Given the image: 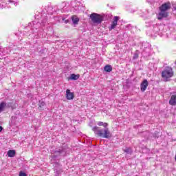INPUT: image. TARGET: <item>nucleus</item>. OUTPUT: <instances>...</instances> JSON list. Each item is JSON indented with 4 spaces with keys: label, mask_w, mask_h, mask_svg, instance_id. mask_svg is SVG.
I'll use <instances>...</instances> for the list:
<instances>
[{
    "label": "nucleus",
    "mask_w": 176,
    "mask_h": 176,
    "mask_svg": "<svg viewBox=\"0 0 176 176\" xmlns=\"http://www.w3.org/2000/svg\"><path fill=\"white\" fill-rule=\"evenodd\" d=\"M133 58H138V55H135V56H133Z\"/></svg>",
    "instance_id": "19"
},
{
    "label": "nucleus",
    "mask_w": 176,
    "mask_h": 176,
    "mask_svg": "<svg viewBox=\"0 0 176 176\" xmlns=\"http://www.w3.org/2000/svg\"><path fill=\"white\" fill-rule=\"evenodd\" d=\"M119 16H114L113 21L111 22V26L109 28V31L115 30L118 25V21H119Z\"/></svg>",
    "instance_id": "6"
},
{
    "label": "nucleus",
    "mask_w": 176,
    "mask_h": 176,
    "mask_svg": "<svg viewBox=\"0 0 176 176\" xmlns=\"http://www.w3.org/2000/svg\"><path fill=\"white\" fill-rule=\"evenodd\" d=\"M92 130L96 135L101 137V138H111V137H112V134H111V131H109V128L101 129V128L96 126L92 128Z\"/></svg>",
    "instance_id": "2"
},
{
    "label": "nucleus",
    "mask_w": 176,
    "mask_h": 176,
    "mask_svg": "<svg viewBox=\"0 0 176 176\" xmlns=\"http://www.w3.org/2000/svg\"><path fill=\"white\" fill-rule=\"evenodd\" d=\"M3 129V128H2V126H0V133H1V131H2Z\"/></svg>",
    "instance_id": "20"
},
{
    "label": "nucleus",
    "mask_w": 176,
    "mask_h": 176,
    "mask_svg": "<svg viewBox=\"0 0 176 176\" xmlns=\"http://www.w3.org/2000/svg\"><path fill=\"white\" fill-rule=\"evenodd\" d=\"M42 105H43V104H40V108H41V107H42Z\"/></svg>",
    "instance_id": "22"
},
{
    "label": "nucleus",
    "mask_w": 176,
    "mask_h": 176,
    "mask_svg": "<svg viewBox=\"0 0 176 176\" xmlns=\"http://www.w3.org/2000/svg\"><path fill=\"white\" fill-rule=\"evenodd\" d=\"M175 10H176V7L175 8Z\"/></svg>",
    "instance_id": "23"
},
{
    "label": "nucleus",
    "mask_w": 176,
    "mask_h": 176,
    "mask_svg": "<svg viewBox=\"0 0 176 176\" xmlns=\"http://www.w3.org/2000/svg\"><path fill=\"white\" fill-rule=\"evenodd\" d=\"M104 71L106 72H112V66L111 65H107L104 66Z\"/></svg>",
    "instance_id": "12"
},
{
    "label": "nucleus",
    "mask_w": 176,
    "mask_h": 176,
    "mask_svg": "<svg viewBox=\"0 0 176 176\" xmlns=\"http://www.w3.org/2000/svg\"><path fill=\"white\" fill-rule=\"evenodd\" d=\"M149 83L148 82V80H144L143 82L140 84L141 91H145Z\"/></svg>",
    "instance_id": "8"
},
{
    "label": "nucleus",
    "mask_w": 176,
    "mask_h": 176,
    "mask_svg": "<svg viewBox=\"0 0 176 176\" xmlns=\"http://www.w3.org/2000/svg\"><path fill=\"white\" fill-rule=\"evenodd\" d=\"M171 9V3L170 1L164 3L162 6L159 7L160 12L157 14V20H163V19H167L168 17V10Z\"/></svg>",
    "instance_id": "1"
},
{
    "label": "nucleus",
    "mask_w": 176,
    "mask_h": 176,
    "mask_svg": "<svg viewBox=\"0 0 176 176\" xmlns=\"http://www.w3.org/2000/svg\"><path fill=\"white\" fill-rule=\"evenodd\" d=\"M67 155V151L65 149L60 147L59 148H56L54 151L52 153V157L54 160L56 159H58L60 156H65Z\"/></svg>",
    "instance_id": "5"
},
{
    "label": "nucleus",
    "mask_w": 176,
    "mask_h": 176,
    "mask_svg": "<svg viewBox=\"0 0 176 176\" xmlns=\"http://www.w3.org/2000/svg\"><path fill=\"white\" fill-rule=\"evenodd\" d=\"M5 107H6V103H5L4 102H2L0 104V113H1L2 111H3V109H5Z\"/></svg>",
    "instance_id": "15"
},
{
    "label": "nucleus",
    "mask_w": 176,
    "mask_h": 176,
    "mask_svg": "<svg viewBox=\"0 0 176 176\" xmlns=\"http://www.w3.org/2000/svg\"><path fill=\"white\" fill-rule=\"evenodd\" d=\"M19 176H27V174H25L24 172L21 171L19 173Z\"/></svg>",
    "instance_id": "17"
},
{
    "label": "nucleus",
    "mask_w": 176,
    "mask_h": 176,
    "mask_svg": "<svg viewBox=\"0 0 176 176\" xmlns=\"http://www.w3.org/2000/svg\"><path fill=\"white\" fill-rule=\"evenodd\" d=\"M98 126H103L104 129L108 128V123L102 122L101 121L97 122Z\"/></svg>",
    "instance_id": "14"
},
{
    "label": "nucleus",
    "mask_w": 176,
    "mask_h": 176,
    "mask_svg": "<svg viewBox=\"0 0 176 176\" xmlns=\"http://www.w3.org/2000/svg\"><path fill=\"white\" fill-rule=\"evenodd\" d=\"M75 95L73 92H71V90L67 89L66 90V98L67 100H74Z\"/></svg>",
    "instance_id": "7"
},
{
    "label": "nucleus",
    "mask_w": 176,
    "mask_h": 176,
    "mask_svg": "<svg viewBox=\"0 0 176 176\" xmlns=\"http://www.w3.org/2000/svg\"><path fill=\"white\" fill-rule=\"evenodd\" d=\"M70 79H72V80H78V79H79V74H71Z\"/></svg>",
    "instance_id": "13"
},
{
    "label": "nucleus",
    "mask_w": 176,
    "mask_h": 176,
    "mask_svg": "<svg viewBox=\"0 0 176 176\" xmlns=\"http://www.w3.org/2000/svg\"><path fill=\"white\" fill-rule=\"evenodd\" d=\"M170 105H176V95H172L169 100Z\"/></svg>",
    "instance_id": "9"
},
{
    "label": "nucleus",
    "mask_w": 176,
    "mask_h": 176,
    "mask_svg": "<svg viewBox=\"0 0 176 176\" xmlns=\"http://www.w3.org/2000/svg\"><path fill=\"white\" fill-rule=\"evenodd\" d=\"M124 152H125L126 153H128L129 155H131V153H132L131 148H126L125 150H124Z\"/></svg>",
    "instance_id": "16"
},
{
    "label": "nucleus",
    "mask_w": 176,
    "mask_h": 176,
    "mask_svg": "<svg viewBox=\"0 0 176 176\" xmlns=\"http://www.w3.org/2000/svg\"><path fill=\"white\" fill-rule=\"evenodd\" d=\"M72 20L74 24H78L79 23V18L76 16V15H74L72 16Z\"/></svg>",
    "instance_id": "11"
},
{
    "label": "nucleus",
    "mask_w": 176,
    "mask_h": 176,
    "mask_svg": "<svg viewBox=\"0 0 176 176\" xmlns=\"http://www.w3.org/2000/svg\"><path fill=\"white\" fill-rule=\"evenodd\" d=\"M89 18L91 19L92 23H94L95 25H98V24H101V23L104 21L103 16H101V14L94 12L90 14Z\"/></svg>",
    "instance_id": "4"
},
{
    "label": "nucleus",
    "mask_w": 176,
    "mask_h": 176,
    "mask_svg": "<svg viewBox=\"0 0 176 176\" xmlns=\"http://www.w3.org/2000/svg\"><path fill=\"white\" fill-rule=\"evenodd\" d=\"M16 155V151L14 150H10L8 151V157H14Z\"/></svg>",
    "instance_id": "10"
},
{
    "label": "nucleus",
    "mask_w": 176,
    "mask_h": 176,
    "mask_svg": "<svg viewBox=\"0 0 176 176\" xmlns=\"http://www.w3.org/2000/svg\"><path fill=\"white\" fill-rule=\"evenodd\" d=\"M173 76H174V72L173 71V68L170 67H166L162 72V77L164 82H168L170 78H173Z\"/></svg>",
    "instance_id": "3"
},
{
    "label": "nucleus",
    "mask_w": 176,
    "mask_h": 176,
    "mask_svg": "<svg viewBox=\"0 0 176 176\" xmlns=\"http://www.w3.org/2000/svg\"><path fill=\"white\" fill-rule=\"evenodd\" d=\"M69 21H68V20H65V24H67V23H68Z\"/></svg>",
    "instance_id": "21"
},
{
    "label": "nucleus",
    "mask_w": 176,
    "mask_h": 176,
    "mask_svg": "<svg viewBox=\"0 0 176 176\" xmlns=\"http://www.w3.org/2000/svg\"><path fill=\"white\" fill-rule=\"evenodd\" d=\"M32 24H33V25H32ZM34 24H35V21H33V22H32V23H30L29 24V26L34 28V27H35V26H34Z\"/></svg>",
    "instance_id": "18"
}]
</instances>
